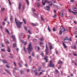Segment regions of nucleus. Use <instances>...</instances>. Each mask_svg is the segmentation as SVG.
I'll return each mask as SVG.
<instances>
[{
    "mask_svg": "<svg viewBox=\"0 0 77 77\" xmlns=\"http://www.w3.org/2000/svg\"><path fill=\"white\" fill-rule=\"evenodd\" d=\"M74 2V0H70V2Z\"/></svg>",
    "mask_w": 77,
    "mask_h": 77,
    "instance_id": "c03bdc74",
    "label": "nucleus"
},
{
    "mask_svg": "<svg viewBox=\"0 0 77 77\" xmlns=\"http://www.w3.org/2000/svg\"><path fill=\"white\" fill-rule=\"evenodd\" d=\"M62 42L63 43V46L64 48H67V46H66V45H65V44L64 43V42Z\"/></svg>",
    "mask_w": 77,
    "mask_h": 77,
    "instance_id": "9b49d317",
    "label": "nucleus"
},
{
    "mask_svg": "<svg viewBox=\"0 0 77 77\" xmlns=\"http://www.w3.org/2000/svg\"><path fill=\"white\" fill-rule=\"evenodd\" d=\"M27 49L29 51V54H30V52L32 51L33 49L32 47V44L31 43H29V46L28 48Z\"/></svg>",
    "mask_w": 77,
    "mask_h": 77,
    "instance_id": "f03ea898",
    "label": "nucleus"
},
{
    "mask_svg": "<svg viewBox=\"0 0 77 77\" xmlns=\"http://www.w3.org/2000/svg\"><path fill=\"white\" fill-rule=\"evenodd\" d=\"M2 62H3L4 63H7V61L5 60H2Z\"/></svg>",
    "mask_w": 77,
    "mask_h": 77,
    "instance_id": "5701e85b",
    "label": "nucleus"
},
{
    "mask_svg": "<svg viewBox=\"0 0 77 77\" xmlns=\"http://www.w3.org/2000/svg\"><path fill=\"white\" fill-rule=\"evenodd\" d=\"M18 65H19L20 66V67H21V66H21V64H20V63H18Z\"/></svg>",
    "mask_w": 77,
    "mask_h": 77,
    "instance_id": "ea45409f",
    "label": "nucleus"
},
{
    "mask_svg": "<svg viewBox=\"0 0 77 77\" xmlns=\"http://www.w3.org/2000/svg\"><path fill=\"white\" fill-rule=\"evenodd\" d=\"M53 31H54V32H55V31H56V29H55V28H54L53 29Z\"/></svg>",
    "mask_w": 77,
    "mask_h": 77,
    "instance_id": "6e6d98bb",
    "label": "nucleus"
},
{
    "mask_svg": "<svg viewBox=\"0 0 77 77\" xmlns=\"http://www.w3.org/2000/svg\"><path fill=\"white\" fill-rule=\"evenodd\" d=\"M32 11H34V12H36V11L35 10L34 8H32Z\"/></svg>",
    "mask_w": 77,
    "mask_h": 77,
    "instance_id": "4c0bfd02",
    "label": "nucleus"
},
{
    "mask_svg": "<svg viewBox=\"0 0 77 77\" xmlns=\"http://www.w3.org/2000/svg\"><path fill=\"white\" fill-rule=\"evenodd\" d=\"M72 9L73 11H75V12L77 11V8L75 7H73L72 8Z\"/></svg>",
    "mask_w": 77,
    "mask_h": 77,
    "instance_id": "6e6552de",
    "label": "nucleus"
},
{
    "mask_svg": "<svg viewBox=\"0 0 77 77\" xmlns=\"http://www.w3.org/2000/svg\"><path fill=\"white\" fill-rule=\"evenodd\" d=\"M34 53H32V55L33 56H34Z\"/></svg>",
    "mask_w": 77,
    "mask_h": 77,
    "instance_id": "052dcab7",
    "label": "nucleus"
},
{
    "mask_svg": "<svg viewBox=\"0 0 77 77\" xmlns=\"http://www.w3.org/2000/svg\"><path fill=\"white\" fill-rule=\"evenodd\" d=\"M37 6H38V8H39V7L41 6V4H40V3H37Z\"/></svg>",
    "mask_w": 77,
    "mask_h": 77,
    "instance_id": "2eb2a0df",
    "label": "nucleus"
},
{
    "mask_svg": "<svg viewBox=\"0 0 77 77\" xmlns=\"http://www.w3.org/2000/svg\"><path fill=\"white\" fill-rule=\"evenodd\" d=\"M34 14L35 15V16H36L37 17H38V14H36L35 13H34Z\"/></svg>",
    "mask_w": 77,
    "mask_h": 77,
    "instance_id": "5fc2aeb1",
    "label": "nucleus"
},
{
    "mask_svg": "<svg viewBox=\"0 0 77 77\" xmlns=\"http://www.w3.org/2000/svg\"><path fill=\"white\" fill-rule=\"evenodd\" d=\"M11 37L13 39V41H15V35H12Z\"/></svg>",
    "mask_w": 77,
    "mask_h": 77,
    "instance_id": "9d476101",
    "label": "nucleus"
},
{
    "mask_svg": "<svg viewBox=\"0 0 77 77\" xmlns=\"http://www.w3.org/2000/svg\"><path fill=\"white\" fill-rule=\"evenodd\" d=\"M28 32L30 33V34H31V32H30V30H28Z\"/></svg>",
    "mask_w": 77,
    "mask_h": 77,
    "instance_id": "603ef678",
    "label": "nucleus"
},
{
    "mask_svg": "<svg viewBox=\"0 0 77 77\" xmlns=\"http://www.w3.org/2000/svg\"><path fill=\"white\" fill-rule=\"evenodd\" d=\"M13 19V18L12 17V16H11V19H10V20H11V21H12Z\"/></svg>",
    "mask_w": 77,
    "mask_h": 77,
    "instance_id": "2f4dec72",
    "label": "nucleus"
},
{
    "mask_svg": "<svg viewBox=\"0 0 77 77\" xmlns=\"http://www.w3.org/2000/svg\"><path fill=\"white\" fill-rule=\"evenodd\" d=\"M45 51H46V54H48V47L47 45H46V49H45Z\"/></svg>",
    "mask_w": 77,
    "mask_h": 77,
    "instance_id": "1a4fd4ad",
    "label": "nucleus"
},
{
    "mask_svg": "<svg viewBox=\"0 0 77 77\" xmlns=\"http://www.w3.org/2000/svg\"><path fill=\"white\" fill-rule=\"evenodd\" d=\"M23 22L25 24H26V19H23Z\"/></svg>",
    "mask_w": 77,
    "mask_h": 77,
    "instance_id": "6ab92c4d",
    "label": "nucleus"
},
{
    "mask_svg": "<svg viewBox=\"0 0 77 77\" xmlns=\"http://www.w3.org/2000/svg\"><path fill=\"white\" fill-rule=\"evenodd\" d=\"M60 29H61V30H61L60 31L59 34L60 35H62V32H64V31H65V29L63 27V26H61L60 27Z\"/></svg>",
    "mask_w": 77,
    "mask_h": 77,
    "instance_id": "20e7f679",
    "label": "nucleus"
},
{
    "mask_svg": "<svg viewBox=\"0 0 77 77\" xmlns=\"http://www.w3.org/2000/svg\"><path fill=\"white\" fill-rule=\"evenodd\" d=\"M32 26H37V25L33 23H32Z\"/></svg>",
    "mask_w": 77,
    "mask_h": 77,
    "instance_id": "aec40b11",
    "label": "nucleus"
},
{
    "mask_svg": "<svg viewBox=\"0 0 77 77\" xmlns=\"http://www.w3.org/2000/svg\"><path fill=\"white\" fill-rule=\"evenodd\" d=\"M61 16L62 17H63V12L62 13V15Z\"/></svg>",
    "mask_w": 77,
    "mask_h": 77,
    "instance_id": "37998d69",
    "label": "nucleus"
},
{
    "mask_svg": "<svg viewBox=\"0 0 77 77\" xmlns=\"http://www.w3.org/2000/svg\"><path fill=\"white\" fill-rule=\"evenodd\" d=\"M42 72H40V73L39 75H42Z\"/></svg>",
    "mask_w": 77,
    "mask_h": 77,
    "instance_id": "09e8293b",
    "label": "nucleus"
},
{
    "mask_svg": "<svg viewBox=\"0 0 77 77\" xmlns=\"http://www.w3.org/2000/svg\"><path fill=\"white\" fill-rule=\"evenodd\" d=\"M50 50H51V49H53V47H52L51 45H50Z\"/></svg>",
    "mask_w": 77,
    "mask_h": 77,
    "instance_id": "a878e982",
    "label": "nucleus"
},
{
    "mask_svg": "<svg viewBox=\"0 0 77 77\" xmlns=\"http://www.w3.org/2000/svg\"><path fill=\"white\" fill-rule=\"evenodd\" d=\"M65 40H68V38L67 37H66L63 39L64 41H65Z\"/></svg>",
    "mask_w": 77,
    "mask_h": 77,
    "instance_id": "ddd939ff",
    "label": "nucleus"
},
{
    "mask_svg": "<svg viewBox=\"0 0 77 77\" xmlns=\"http://www.w3.org/2000/svg\"><path fill=\"white\" fill-rule=\"evenodd\" d=\"M55 71H56V72H57H57H59V71L57 69H55Z\"/></svg>",
    "mask_w": 77,
    "mask_h": 77,
    "instance_id": "49530a36",
    "label": "nucleus"
},
{
    "mask_svg": "<svg viewBox=\"0 0 77 77\" xmlns=\"http://www.w3.org/2000/svg\"><path fill=\"white\" fill-rule=\"evenodd\" d=\"M74 63L75 65L77 66V64L75 63V62H74Z\"/></svg>",
    "mask_w": 77,
    "mask_h": 77,
    "instance_id": "774afa93",
    "label": "nucleus"
},
{
    "mask_svg": "<svg viewBox=\"0 0 77 77\" xmlns=\"http://www.w3.org/2000/svg\"><path fill=\"white\" fill-rule=\"evenodd\" d=\"M15 21L18 27L19 28H21V24L23 23V22H20L19 21L17 20V19L16 18H15Z\"/></svg>",
    "mask_w": 77,
    "mask_h": 77,
    "instance_id": "f257e3e1",
    "label": "nucleus"
},
{
    "mask_svg": "<svg viewBox=\"0 0 77 77\" xmlns=\"http://www.w3.org/2000/svg\"><path fill=\"white\" fill-rule=\"evenodd\" d=\"M8 1L9 2V5H11V2H10V1H9V0H8Z\"/></svg>",
    "mask_w": 77,
    "mask_h": 77,
    "instance_id": "a18cd8bd",
    "label": "nucleus"
},
{
    "mask_svg": "<svg viewBox=\"0 0 77 77\" xmlns=\"http://www.w3.org/2000/svg\"><path fill=\"white\" fill-rule=\"evenodd\" d=\"M23 48H24L25 51L26 52V53H27V51H26V47H24Z\"/></svg>",
    "mask_w": 77,
    "mask_h": 77,
    "instance_id": "c85d7f7f",
    "label": "nucleus"
},
{
    "mask_svg": "<svg viewBox=\"0 0 77 77\" xmlns=\"http://www.w3.org/2000/svg\"><path fill=\"white\" fill-rule=\"evenodd\" d=\"M40 41H44V38H40Z\"/></svg>",
    "mask_w": 77,
    "mask_h": 77,
    "instance_id": "393cba45",
    "label": "nucleus"
},
{
    "mask_svg": "<svg viewBox=\"0 0 77 77\" xmlns=\"http://www.w3.org/2000/svg\"><path fill=\"white\" fill-rule=\"evenodd\" d=\"M2 24L3 25H5V22H3L2 23Z\"/></svg>",
    "mask_w": 77,
    "mask_h": 77,
    "instance_id": "de8ad7c7",
    "label": "nucleus"
},
{
    "mask_svg": "<svg viewBox=\"0 0 77 77\" xmlns=\"http://www.w3.org/2000/svg\"><path fill=\"white\" fill-rule=\"evenodd\" d=\"M23 72H24V71H20V73L21 74H23Z\"/></svg>",
    "mask_w": 77,
    "mask_h": 77,
    "instance_id": "8fccbe9b",
    "label": "nucleus"
},
{
    "mask_svg": "<svg viewBox=\"0 0 77 77\" xmlns=\"http://www.w3.org/2000/svg\"><path fill=\"white\" fill-rule=\"evenodd\" d=\"M69 41H72V40H71V38H70L69 39Z\"/></svg>",
    "mask_w": 77,
    "mask_h": 77,
    "instance_id": "864d4df0",
    "label": "nucleus"
},
{
    "mask_svg": "<svg viewBox=\"0 0 77 77\" xmlns=\"http://www.w3.org/2000/svg\"><path fill=\"white\" fill-rule=\"evenodd\" d=\"M54 13L55 14H56V10H54Z\"/></svg>",
    "mask_w": 77,
    "mask_h": 77,
    "instance_id": "3c124183",
    "label": "nucleus"
},
{
    "mask_svg": "<svg viewBox=\"0 0 77 77\" xmlns=\"http://www.w3.org/2000/svg\"><path fill=\"white\" fill-rule=\"evenodd\" d=\"M21 3H19V5L18 7L19 10H20L21 9Z\"/></svg>",
    "mask_w": 77,
    "mask_h": 77,
    "instance_id": "f8f14e48",
    "label": "nucleus"
},
{
    "mask_svg": "<svg viewBox=\"0 0 77 77\" xmlns=\"http://www.w3.org/2000/svg\"><path fill=\"white\" fill-rule=\"evenodd\" d=\"M48 30H49V31L50 32H51V29H50V28H49V26H48Z\"/></svg>",
    "mask_w": 77,
    "mask_h": 77,
    "instance_id": "412c9836",
    "label": "nucleus"
},
{
    "mask_svg": "<svg viewBox=\"0 0 77 77\" xmlns=\"http://www.w3.org/2000/svg\"><path fill=\"white\" fill-rule=\"evenodd\" d=\"M40 45H43V44L42 42H40Z\"/></svg>",
    "mask_w": 77,
    "mask_h": 77,
    "instance_id": "72a5a7b5",
    "label": "nucleus"
},
{
    "mask_svg": "<svg viewBox=\"0 0 77 77\" xmlns=\"http://www.w3.org/2000/svg\"><path fill=\"white\" fill-rule=\"evenodd\" d=\"M47 58H48V57H46L45 58V59L46 60V62H48V60H47Z\"/></svg>",
    "mask_w": 77,
    "mask_h": 77,
    "instance_id": "dca6fc26",
    "label": "nucleus"
},
{
    "mask_svg": "<svg viewBox=\"0 0 77 77\" xmlns=\"http://www.w3.org/2000/svg\"><path fill=\"white\" fill-rule=\"evenodd\" d=\"M2 51H4L5 52V49H1Z\"/></svg>",
    "mask_w": 77,
    "mask_h": 77,
    "instance_id": "58836bf2",
    "label": "nucleus"
},
{
    "mask_svg": "<svg viewBox=\"0 0 77 77\" xmlns=\"http://www.w3.org/2000/svg\"><path fill=\"white\" fill-rule=\"evenodd\" d=\"M41 19L42 20V21H44L45 20L44 19V18H43V17H42V16H41Z\"/></svg>",
    "mask_w": 77,
    "mask_h": 77,
    "instance_id": "cd10ccee",
    "label": "nucleus"
},
{
    "mask_svg": "<svg viewBox=\"0 0 77 77\" xmlns=\"http://www.w3.org/2000/svg\"><path fill=\"white\" fill-rule=\"evenodd\" d=\"M7 20H8V17H6L4 19V21H7Z\"/></svg>",
    "mask_w": 77,
    "mask_h": 77,
    "instance_id": "f704fd0d",
    "label": "nucleus"
},
{
    "mask_svg": "<svg viewBox=\"0 0 77 77\" xmlns=\"http://www.w3.org/2000/svg\"><path fill=\"white\" fill-rule=\"evenodd\" d=\"M48 66L49 67H53V68H54V64L53 63V62L52 60H51L50 62V64H49Z\"/></svg>",
    "mask_w": 77,
    "mask_h": 77,
    "instance_id": "39448f33",
    "label": "nucleus"
},
{
    "mask_svg": "<svg viewBox=\"0 0 77 77\" xmlns=\"http://www.w3.org/2000/svg\"><path fill=\"white\" fill-rule=\"evenodd\" d=\"M35 74L36 75H38V73H37V72L35 73Z\"/></svg>",
    "mask_w": 77,
    "mask_h": 77,
    "instance_id": "4d7b16f0",
    "label": "nucleus"
},
{
    "mask_svg": "<svg viewBox=\"0 0 77 77\" xmlns=\"http://www.w3.org/2000/svg\"><path fill=\"white\" fill-rule=\"evenodd\" d=\"M28 38L29 39V38H30V35H28Z\"/></svg>",
    "mask_w": 77,
    "mask_h": 77,
    "instance_id": "e2e57ef3",
    "label": "nucleus"
},
{
    "mask_svg": "<svg viewBox=\"0 0 77 77\" xmlns=\"http://www.w3.org/2000/svg\"><path fill=\"white\" fill-rule=\"evenodd\" d=\"M5 70L7 72H8V73L9 74H11V72H10L9 71H8V70L6 69H5Z\"/></svg>",
    "mask_w": 77,
    "mask_h": 77,
    "instance_id": "a211bd4d",
    "label": "nucleus"
},
{
    "mask_svg": "<svg viewBox=\"0 0 77 77\" xmlns=\"http://www.w3.org/2000/svg\"><path fill=\"white\" fill-rule=\"evenodd\" d=\"M6 66L7 68H9V66H8V65H6Z\"/></svg>",
    "mask_w": 77,
    "mask_h": 77,
    "instance_id": "79ce46f5",
    "label": "nucleus"
},
{
    "mask_svg": "<svg viewBox=\"0 0 77 77\" xmlns=\"http://www.w3.org/2000/svg\"><path fill=\"white\" fill-rule=\"evenodd\" d=\"M68 10H69V12H72L74 14H77V11L76 12H74L73 11H71V10L69 9Z\"/></svg>",
    "mask_w": 77,
    "mask_h": 77,
    "instance_id": "0eeeda50",
    "label": "nucleus"
},
{
    "mask_svg": "<svg viewBox=\"0 0 77 77\" xmlns=\"http://www.w3.org/2000/svg\"><path fill=\"white\" fill-rule=\"evenodd\" d=\"M40 50V48L39 46L38 47V50Z\"/></svg>",
    "mask_w": 77,
    "mask_h": 77,
    "instance_id": "680f3d73",
    "label": "nucleus"
},
{
    "mask_svg": "<svg viewBox=\"0 0 77 77\" xmlns=\"http://www.w3.org/2000/svg\"><path fill=\"white\" fill-rule=\"evenodd\" d=\"M5 8H1V10L2 12H3V11H5Z\"/></svg>",
    "mask_w": 77,
    "mask_h": 77,
    "instance_id": "f3484780",
    "label": "nucleus"
},
{
    "mask_svg": "<svg viewBox=\"0 0 77 77\" xmlns=\"http://www.w3.org/2000/svg\"><path fill=\"white\" fill-rule=\"evenodd\" d=\"M25 29V30H27V27L26 26H24Z\"/></svg>",
    "mask_w": 77,
    "mask_h": 77,
    "instance_id": "a19ab883",
    "label": "nucleus"
},
{
    "mask_svg": "<svg viewBox=\"0 0 77 77\" xmlns=\"http://www.w3.org/2000/svg\"><path fill=\"white\" fill-rule=\"evenodd\" d=\"M25 66H27V64H26L25 65Z\"/></svg>",
    "mask_w": 77,
    "mask_h": 77,
    "instance_id": "338daca9",
    "label": "nucleus"
},
{
    "mask_svg": "<svg viewBox=\"0 0 77 77\" xmlns=\"http://www.w3.org/2000/svg\"><path fill=\"white\" fill-rule=\"evenodd\" d=\"M16 46H17V45L16 44L14 43L13 44V47L14 48V47H16Z\"/></svg>",
    "mask_w": 77,
    "mask_h": 77,
    "instance_id": "4be33fe9",
    "label": "nucleus"
},
{
    "mask_svg": "<svg viewBox=\"0 0 77 77\" xmlns=\"http://www.w3.org/2000/svg\"><path fill=\"white\" fill-rule=\"evenodd\" d=\"M74 23H75V24H77V22L75 21H74Z\"/></svg>",
    "mask_w": 77,
    "mask_h": 77,
    "instance_id": "69168bd1",
    "label": "nucleus"
},
{
    "mask_svg": "<svg viewBox=\"0 0 77 77\" xmlns=\"http://www.w3.org/2000/svg\"><path fill=\"white\" fill-rule=\"evenodd\" d=\"M37 41V40L36 39H34L33 40V41L34 42H36V41Z\"/></svg>",
    "mask_w": 77,
    "mask_h": 77,
    "instance_id": "c9c22d12",
    "label": "nucleus"
},
{
    "mask_svg": "<svg viewBox=\"0 0 77 77\" xmlns=\"http://www.w3.org/2000/svg\"><path fill=\"white\" fill-rule=\"evenodd\" d=\"M23 43H24V44L25 45H26V44H27V42H23Z\"/></svg>",
    "mask_w": 77,
    "mask_h": 77,
    "instance_id": "e433bc0d",
    "label": "nucleus"
},
{
    "mask_svg": "<svg viewBox=\"0 0 77 77\" xmlns=\"http://www.w3.org/2000/svg\"><path fill=\"white\" fill-rule=\"evenodd\" d=\"M49 3L50 2L48 1L47 0H42V3L43 5H45V3Z\"/></svg>",
    "mask_w": 77,
    "mask_h": 77,
    "instance_id": "423d86ee",
    "label": "nucleus"
},
{
    "mask_svg": "<svg viewBox=\"0 0 77 77\" xmlns=\"http://www.w3.org/2000/svg\"><path fill=\"white\" fill-rule=\"evenodd\" d=\"M73 54L75 56H77V54L75 53L74 52L73 53Z\"/></svg>",
    "mask_w": 77,
    "mask_h": 77,
    "instance_id": "7c9ffc66",
    "label": "nucleus"
},
{
    "mask_svg": "<svg viewBox=\"0 0 77 77\" xmlns=\"http://www.w3.org/2000/svg\"><path fill=\"white\" fill-rule=\"evenodd\" d=\"M6 32H7V33H8V34H9V35L10 34V33H9V31H8V29L6 30Z\"/></svg>",
    "mask_w": 77,
    "mask_h": 77,
    "instance_id": "bb28decb",
    "label": "nucleus"
},
{
    "mask_svg": "<svg viewBox=\"0 0 77 77\" xmlns=\"http://www.w3.org/2000/svg\"><path fill=\"white\" fill-rule=\"evenodd\" d=\"M41 67H40V69H38V71H41Z\"/></svg>",
    "mask_w": 77,
    "mask_h": 77,
    "instance_id": "bf43d9fd",
    "label": "nucleus"
},
{
    "mask_svg": "<svg viewBox=\"0 0 77 77\" xmlns=\"http://www.w3.org/2000/svg\"><path fill=\"white\" fill-rule=\"evenodd\" d=\"M41 55H42V56H44V53H42V54H41Z\"/></svg>",
    "mask_w": 77,
    "mask_h": 77,
    "instance_id": "13d9d810",
    "label": "nucleus"
},
{
    "mask_svg": "<svg viewBox=\"0 0 77 77\" xmlns=\"http://www.w3.org/2000/svg\"><path fill=\"white\" fill-rule=\"evenodd\" d=\"M62 63V62L61 61H59L58 63Z\"/></svg>",
    "mask_w": 77,
    "mask_h": 77,
    "instance_id": "473e14b6",
    "label": "nucleus"
},
{
    "mask_svg": "<svg viewBox=\"0 0 77 77\" xmlns=\"http://www.w3.org/2000/svg\"><path fill=\"white\" fill-rule=\"evenodd\" d=\"M7 51L8 52H11V49H10V48L9 47H8V49L7 50Z\"/></svg>",
    "mask_w": 77,
    "mask_h": 77,
    "instance_id": "4468645a",
    "label": "nucleus"
},
{
    "mask_svg": "<svg viewBox=\"0 0 77 77\" xmlns=\"http://www.w3.org/2000/svg\"><path fill=\"white\" fill-rule=\"evenodd\" d=\"M16 50H17V51H18V50H19V49L18 48H17V49H16Z\"/></svg>",
    "mask_w": 77,
    "mask_h": 77,
    "instance_id": "0e129e2a",
    "label": "nucleus"
},
{
    "mask_svg": "<svg viewBox=\"0 0 77 77\" xmlns=\"http://www.w3.org/2000/svg\"><path fill=\"white\" fill-rule=\"evenodd\" d=\"M57 16V15L56 14H55L54 16L53 17V18H56V17Z\"/></svg>",
    "mask_w": 77,
    "mask_h": 77,
    "instance_id": "b1692460",
    "label": "nucleus"
},
{
    "mask_svg": "<svg viewBox=\"0 0 77 77\" xmlns=\"http://www.w3.org/2000/svg\"><path fill=\"white\" fill-rule=\"evenodd\" d=\"M26 2L28 4V5H29V2L28 0H26Z\"/></svg>",
    "mask_w": 77,
    "mask_h": 77,
    "instance_id": "c756f323",
    "label": "nucleus"
},
{
    "mask_svg": "<svg viewBox=\"0 0 77 77\" xmlns=\"http://www.w3.org/2000/svg\"><path fill=\"white\" fill-rule=\"evenodd\" d=\"M52 6V2H51V3L49 5V6H46V7H45V9L47 11H50V6Z\"/></svg>",
    "mask_w": 77,
    "mask_h": 77,
    "instance_id": "7ed1b4c3",
    "label": "nucleus"
}]
</instances>
